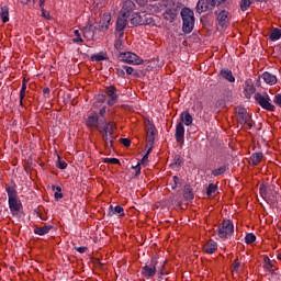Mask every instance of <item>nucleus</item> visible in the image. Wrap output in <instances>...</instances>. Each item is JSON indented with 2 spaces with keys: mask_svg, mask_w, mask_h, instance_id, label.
Masks as SVG:
<instances>
[{
  "mask_svg": "<svg viewBox=\"0 0 281 281\" xmlns=\"http://www.w3.org/2000/svg\"><path fill=\"white\" fill-rule=\"evenodd\" d=\"M255 100L266 111H276V105L271 104V99L269 98V94L256 93Z\"/></svg>",
  "mask_w": 281,
  "mask_h": 281,
  "instance_id": "nucleus-6",
  "label": "nucleus"
},
{
  "mask_svg": "<svg viewBox=\"0 0 281 281\" xmlns=\"http://www.w3.org/2000/svg\"><path fill=\"white\" fill-rule=\"evenodd\" d=\"M245 241L247 245H251L252 243H256V235L252 233H248L245 237Z\"/></svg>",
  "mask_w": 281,
  "mask_h": 281,
  "instance_id": "nucleus-37",
  "label": "nucleus"
},
{
  "mask_svg": "<svg viewBox=\"0 0 281 281\" xmlns=\"http://www.w3.org/2000/svg\"><path fill=\"white\" fill-rule=\"evenodd\" d=\"M140 273L143 278H147V280L153 279L154 276H157V263L151 262L142 268Z\"/></svg>",
  "mask_w": 281,
  "mask_h": 281,
  "instance_id": "nucleus-9",
  "label": "nucleus"
},
{
  "mask_svg": "<svg viewBox=\"0 0 281 281\" xmlns=\"http://www.w3.org/2000/svg\"><path fill=\"white\" fill-rule=\"evenodd\" d=\"M123 69L126 71V74L128 76H133V74L135 71V69H133V67H131V66H124Z\"/></svg>",
  "mask_w": 281,
  "mask_h": 281,
  "instance_id": "nucleus-44",
  "label": "nucleus"
},
{
  "mask_svg": "<svg viewBox=\"0 0 281 281\" xmlns=\"http://www.w3.org/2000/svg\"><path fill=\"white\" fill-rule=\"evenodd\" d=\"M155 126L150 125L147 131V145L146 148L153 149V144H155Z\"/></svg>",
  "mask_w": 281,
  "mask_h": 281,
  "instance_id": "nucleus-15",
  "label": "nucleus"
},
{
  "mask_svg": "<svg viewBox=\"0 0 281 281\" xmlns=\"http://www.w3.org/2000/svg\"><path fill=\"white\" fill-rule=\"evenodd\" d=\"M42 16H43L44 19H47V20L50 19L49 13H47V11H45V9L42 10Z\"/></svg>",
  "mask_w": 281,
  "mask_h": 281,
  "instance_id": "nucleus-53",
  "label": "nucleus"
},
{
  "mask_svg": "<svg viewBox=\"0 0 281 281\" xmlns=\"http://www.w3.org/2000/svg\"><path fill=\"white\" fill-rule=\"evenodd\" d=\"M193 122L192 116L190 115V112L186 111L180 114V123L186 126H191Z\"/></svg>",
  "mask_w": 281,
  "mask_h": 281,
  "instance_id": "nucleus-20",
  "label": "nucleus"
},
{
  "mask_svg": "<svg viewBox=\"0 0 281 281\" xmlns=\"http://www.w3.org/2000/svg\"><path fill=\"white\" fill-rule=\"evenodd\" d=\"M76 251H78L79 254H86L87 252V247L82 246V247H77Z\"/></svg>",
  "mask_w": 281,
  "mask_h": 281,
  "instance_id": "nucleus-51",
  "label": "nucleus"
},
{
  "mask_svg": "<svg viewBox=\"0 0 281 281\" xmlns=\"http://www.w3.org/2000/svg\"><path fill=\"white\" fill-rule=\"evenodd\" d=\"M259 192L262 199H269V189L267 188V184H260Z\"/></svg>",
  "mask_w": 281,
  "mask_h": 281,
  "instance_id": "nucleus-33",
  "label": "nucleus"
},
{
  "mask_svg": "<svg viewBox=\"0 0 281 281\" xmlns=\"http://www.w3.org/2000/svg\"><path fill=\"white\" fill-rule=\"evenodd\" d=\"M120 58L123 63H127V65H142L144 63V59H142V57L131 52L121 53Z\"/></svg>",
  "mask_w": 281,
  "mask_h": 281,
  "instance_id": "nucleus-7",
  "label": "nucleus"
},
{
  "mask_svg": "<svg viewBox=\"0 0 281 281\" xmlns=\"http://www.w3.org/2000/svg\"><path fill=\"white\" fill-rule=\"evenodd\" d=\"M274 104L281 108V94H277L273 100Z\"/></svg>",
  "mask_w": 281,
  "mask_h": 281,
  "instance_id": "nucleus-47",
  "label": "nucleus"
},
{
  "mask_svg": "<svg viewBox=\"0 0 281 281\" xmlns=\"http://www.w3.org/2000/svg\"><path fill=\"white\" fill-rule=\"evenodd\" d=\"M83 38L93 41V31L91 30V26L83 27Z\"/></svg>",
  "mask_w": 281,
  "mask_h": 281,
  "instance_id": "nucleus-30",
  "label": "nucleus"
},
{
  "mask_svg": "<svg viewBox=\"0 0 281 281\" xmlns=\"http://www.w3.org/2000/svg\"><path fill=\"white\" fill-rule=\"evenodd\" d=\"M111 212H109V216H113V214H119V216H124V207L121 205H116L113 209V205L110 206Z\"/></svg>",
  "mask_w": 281,
  "mask_h": 281,
  "instance_id": "nucleus-24",
  "label": "nucleus"
},
{
  "mask_svg": "<svg viewBox=\"0 0 281 281\" xmlns=\"http://www.w3.org/2000/svg\"><path fill=\"white\" fill-rule=\"evenodd\" d=\"M209 7L207 3H205V0H199L198 4H196V12H199V14H202V12H207Z\"/></svg>",
  "mask_w": 281,
  "mask_h": 281,
  "instance_id": "nucleus-25",
  "label": "nucleus"
},
{
  "mask_svg": "<svg viewBox=\"0 0 281 281\" xmlns=\"http://www.w3.org/2000/svg\"><path fill=\"white\" fill-rule=\"evenodd\" d=\"M177 186H179V177L173 176V184L171 186L172 190H176Z\"/></svg>",
  "mask_w": 281,
  "mask_h": 281,
  "instance_id": "nucleus-49",
  "label": "nucleus"
},
{
  "mask_svg": "<svg viewBox=\"0 0 281 281\" xmlns=\"http://www.w3.org/2000/svg\"><path fill=\"white\" fill-rule=\"evenodd\" d=\"M175 137L176 142H178L179 144H183L186 139V127L183 126V123L177 124Z\"/></svg>",
  "mask_w": 281,
  "mask_h": 281,
  "instance_id": "nucleus-12",
  "label": "nucleus"
},
{
  "mask_svg": "<svg viewBox=\"0 0 281 281\" xmlns=\"http://www.w3.org/2000/svg\"><path fill=\"white\" fill-rule=\"evenodd\" d=\"M255 93H256V88L254 87V85L246 83V86L244 88L245 98H247V100H249L251 98V95Z\"/></svg>",
  "mask_w": 281,
  "mask_h": 281,
  "instance_id": "nucleus-22",
  "label": "nucleus"
},
{
  "mask_svg": "<svg viewBox=\"0 0 281 281\" xmlns=\"http://www.w3.org/2000/svg\"><path fill=\"white\" fill-rule=\"evenodd\" d=\"M210 5L213 8L216 5H221V3H225L227 0H206Z\"/></svg>",
  "mask_w": 281,
  "mask_h": 281,
  "instance_id": "nucleus-39",
  "label": "nucleus"
},
{
  "mask_svg": "<svg viewBox=\"0 0 281 281\" xmlns=\"http://www.w3.org/2000/svg\"><path fill=\"white\" fill-rule=\"evenodd\" d=\"M175 164H176V166H182L183 165V160L181 159V157H176L175 158Z\"/></svg>",
  "mask_w": 281,
  "mask_h": 281,
  "instance_id": "nucleus-50",
  "label": "nucleus"
},
{
  "mask_svg": "<svg viewBox=\"0 0 281 281\" xmlns=\"http://www.w3.org/2000/svg\"><path fill=\"white\" fill-rule=\"evenodd\" d=\"M106 102V97L105 95H98L97 102L94 103V106H98L99 104H104Z\"/></svg>",
  "mask_w": 281,
  "mask_h": 281,
  "instance_id": "nucleus-41",
  "label": "nucleus"
},
{
  "mask_svg": "<svg viewBox=\"0 0 281 281\" xmlns=\"http://www.w3.org/2000/svg\"><path fill=\"white\" fill-rule=\"evenodd\" d=\"M106 113V106H103L100 111L99 114L101 115V117H104V114Z\"/></svg>",
  "mask_w": 281,
  "mask_h": 281,
  "instance_id": "nucleus-55",
  "label": "nucleus"
},
{
  "mask_svg": "<svg viewBox=\"0 0 281 281\" xmlns=\"http://www.w3.org/2000/svg\"><path fill=\"white\" fill-rule=\"evenodd\" d=\"M103 162H104V164H114V165H117V164H120V159H117V158H104Z\"/></svg>",
  "mask_w": 281,
  "mask_h": 281,
  "instance_id": "nucleus-42",
  "label": "nucleus"
},
{
  "mask_svg": "<svg viewBox=\"0 0 281 281\" xmlns=\"http://www.w3.org/2000/svg\"><path fill=\"white\" fill-rule=\"evenodd\" d=\"M134 170H136V177H139L142 175V166L136 165L132 167Z\"/></svg>",
  "mask_w": 281,
  "mask_h": 281,
  "instance_id": "nucleus-48",
  "label": "nucleus"
},
{
  "mask_svg": "<svg viewBox=\"0 0 281 281\" xmlns=\"http://www.w3.org/2000/svg\"><path fill=\"white\" fill-rule=\"evenodd\" d=\"M121 144H123V146L128 148V146H131V139H128V138H121Z\"/></svg>",
  "mask_w": 281,
  "mask_h": 281,
  "instance_id": "nucleus-45",
  "label": "nucleus"
},
{
  "mask_svg": "<svg viewBox=\"0 0 281 281\" xmlns=\"http://www.w3.org/2000/svg\"><path fill=\"white\" fill-rule=\"evenodd\" d=\"M52 229H54V226H52V225H45L42 227L36 226L34 228V234H36L37 236H45V234H49V232H52Z\"/></svg>",
  "mask_w": 281,
  "mask_h": 281,
  "instance_id": "nucleus-18",
  "label": "nucleus"
},
{
  "mask_svg": "<svg viewBox=\"0 0 281 281\" xmlns=\"http://www.w3.org/2000/svg\"><path fill=\"white\" fill-rule=\"evenodd\" d=\"M109 25H111V13H103L99 21V27L102 32H106V30H109Z\"/></svg>",
  "mask_w": 281,
  "mask_h": 281,
  "instance_id": "nucleus-13",
  "label": "nucleus"
},
{
  "mask_svg": "<svg viewBox=\"0 0 281 281\" xmlns=\"http://www.w3.org/2000/svg\"><path fill=\"white\" fill-rule=\"evenodd\" d=\"M232 269H233V271L238 272V270L240 269V263L238 262V259L234 260Z\"/></svg>",
  "mask_w": 281,
  "mask_h": 281,
  "instance_id": "nucleus-43",
  "label": "nucleus"
},
{
  "mask_svg": "<svg viewBox=\"0 0 281 281\" xmlns=\"http://www.w3.org/2000/svg\"><path fill=\"white\" fill-rule=\"evenodd\" d=\"M135 21H137V18L132 19V23H135Z\"/></svg>",
  "mask_w": 281,
  "mask_h": 281,
  "instance_id": "nucleus-63",
  "label": "nucleus"
},
{
  "mask_svg": "<svg viewBox=\"0 0 281 281\" xmlns=\"http://www.w3.org/2000/svg\"><path fill=\"white\" fill-rule=\"evenodd\" d=\"M218 249V245L214 240H209L206 244L203 246V251L204 254H214Z\"/></svg>",
  "mask_w": 281,
  "mask_h": 281,
  "instance_id": "nucleus-16",
  "label": "nucleus"
},
{
  "mask_svg": "<svg viewBox=\"0 0 281 281\" xmlns=\"http://www.w3.org/2000/svg\"><path fill=\"white\" fill-rule=\"evenodd\" d=\"M114 47H116V49H117V47H120V41H117V42L115 43Z\"/></svg>",
  "mask_w": 281,
  "mask_h": 281,
  "instance_id": "nucleus-62",
  "label": "nucleus"
},
{
  "mask_svg": "<svg viewBox=\"0 0 281 281\" xmlns=\"http://www.w3.org/2000/svg\"><path fill=\"white\" fill-rule=\"evenodd\" d=\"M183 196H184L186 201H192V199H194V193H192V189L186 188L183 191Z\"/></svg>",
  "mask_w": 281,
  "mask_h": 281,
  "instance_id": "nucleus-34",
  "label": "nucleus"
},
{
  "mask_svg": "<svg viewBox=\"0 0 281 281\" xmlns=\"http://www.w3.org/2000/svg\"><path fill=\"white\" fill-rule=\"evenodd\" d=\"M237 122L241 124V126H248V128H254V121L251 120V115L247 113V109L237 108Z\"/></svg>",
  "mask_w": 281,
  "mask_h": 281,
  "instance_id": "nucleus-4",
  "label": "nucleus"
},
{
  "mask_svg": "<svg viewBox=\"0 0 281 281\" xmlns=\"http://www.w3.org/2000/svg\"><path fill=\"white\" fill-rule=\"evenodd\" d=\"M276 261H272L269 257H263V267L268 271H272L273 267H276Z\"/></svg>",
  "mask_w": 281,
  "mask_h": 281,
  "instance_id": "nucleus-28",
  "label": "nucleus"
},
{
  "mask_svg": "<svg viewBox=\"0 0 281 281\" xmlns=\"http://www.w3.org/2000/svg\"><path fill=\"white\" fill-rule=\"evenodd\" d=\"M43 93H49V88H44Z\"/></svg>",
  "mask_w": 281,
  "mask_h": 281,
  "instance_id": "nucleus-60",
  "label": "nucleus"
},
{
  "mask_svg": "<svg viewBox=\"0 0 281 281\" xmlns=\"http://www.w3.org/2000/svg\"><path fill=\"white\" fill-rule=\"evenodd\" d=\"M75 38H72V43H77L78 45H82L85 43V40H82V35L80 34L79 30L74 31Z\"/></svg>",
  "mask_w": 281,
  "mask_h": 281,
  "instance_id": "nucleus-31",
  "label": "nucleus"
},
{
  "mask_svg": "<svg viewBox=\"0 0 281 281\" xmlns=\"http://www.w3.org/2000/svg\"><path fill=\"white\" fill-rule=\"evenodd\" d=\"M105 93L110 98L106 102L108 106H113L114 104H117V88L115 86H110L105 88Z\"/></svg>",
  "mask_w": 281,
  "mask_h": 281,
  "instance_id": "nucleus-10",
  "label": "nucleus"
},
{
  "mask_svg": "<svg viewBox=\"0 0 281 281\" xmlns=\"http://www.w3.org/2000/svg\"><path fill=\"white\" fill-rule=\"evenodd\" d=\"M215 15L221 27H227L229 25L231 15L227 10L215 11Z\"/></svg>",
  "mask_w": 281,
  "mask_h": 281,
  "instance_id": "nucleus-8",
  "label": "nucleus"
},
{
  "mask_svg": "<svg viewBox=\"0 0 281 281\" xmlns=\"http://www.w3.org/2000/svg\"><path fill=\"white\" fill-rule=\"evenodd\" d=\"M40 218H41L42 221H46V218H45V216H44L43 214H40Z\"/></svg>",
  "mask_w": 281,
  "mask_h": 281,
  "instance_id": "nucleus-61",
  "label": "nucleus"
},
{
  "mask_svg": "<svg viewBox=\"0 0 281 281\" xmlns=\"http://www.w3.org/2000/svg\"><path fill=\"white\" fill-rule=\"evenodd\" d=\"M20 100H25V92L20 91Z\"/></svg>",
  "mask_w": 281,
  "mask_h": 281,
  "instance_id": "nucleus-59",
  "label": "nucleus"
},
{
  "mask_svg": "<svg viewBox=\"0 0 281 281\" xmlns=\"http://www.w3.org/2000/svg\"><path fill=\"white\" fill-rule=\"evenodd\" d=\"M60 199H63V189L60 187H56L55 200L58 201Z\"/></svg>",
  "mask_w": 281,
  "mask_h": 281,
  "instance_id": "nucleus-40",
  "label": "nucleus"
},
{
  "mask_svg": "<svg viewBox=\"0 0 281 281\" xmlns=\"http://www.w3.org/2000/svg\"><path fill=\"white\" fill-rule=\"evenodd\" d=\"M138 3V5H146L148 3V0H134Z\"/></svg>",
  "mask_w": 281,
  "mask_h": 281,
  "instance_id": "nucleus-56",
  "label": "nucleus"
},
{
  "mask_svg": "<svg viewBox=\"0 0 281 281\" xmlns=\"http://www.w3.org/2000/svg\"><path fill=\"white\" fill-rule=\"evenodd\" d=\"M218 190V187L214 183L209 184L206 189L207 196H212V194H216V191Z\"/></svg>",
  "mask_w": 281,
  "mask_h": 281,
  "instance_id": "nucleus-36",
  "label": "nucleus"
},
{
  "mask_svg": "<svg viewBox=\"0 0 281 281\" xmlns=\"http://www.w3.org/2000/svg\"><path fill=\"white\" fill-rule=\"evenodd\" d=\"M128 16H124V15H120L116 20V31L117 32H124V27H126V23H127V20Z\"/></svg>",
  "mask_w": 281,
  "mask_h": 281,
  "instance_id": "nucleus-21",
  "label": "nucleus"
},
{
  "mask_svg": "<svg viewBox=\"0 0 281 281\" xmlns=\"http://www.w3.org/2000/svg\"><path fill=\"white\" fill-rule=\"evenodd\" d=\"M20 91H22V92H24L25 93V91H27V79H23V81H22V88H21V90Z\"/></svg>",
  "mask_w": 281,
  "mask_h": 281,
  "instance_id": "nucleus-46",
  "label": "nucleus"
},
{
  "mask_svg": "<svg viewBox=\"0 0 281 281\" xmlns=\"http://www.w3.org/2000/svg\"><path fill=\"white\" fill-rule=\"evenodd\" d=\"M56 167L59 168V170H65L67 168L66 161L60 159V156H58V161Z\"/></svg>",
  "mask_w": 281,
  "mask_h": 281,
  "instance_id": "nucleus-38",
  "label": "nucleus"
},
{
  "mask_svg": "<svg viewBox=\"0 0 281 281\" xmlns=\"http://www.w3.org/2000/svg\"><path fill=\"white\" fill-rule=\"evenodd\" d=\"M41 10H45V0H40Z\"/></svg>",
  "mask_w": 281,
  "mask_h": 281,
  "instance_id": "nucleus-57",
  "label": "nucleus"
},
{
  "mask_svg": "<svg viewBox=\"0 0 281 281\" xmlns=\"http://www.w3.org/2000/svg\"><path fill=\"white\" fill-rule=\"evenodd\" d=\"M116 74H117V76H121V78H124V76H125L124 69H122V68H117Z\"/></svg>",
  "mask_w": 281,
  "mask_h": 281,
  "instance_id": "nucleus-52",
  "label": "nucleus"
},
{
  "mask_svg": "<svg viewBox=\"0 0 281 281\" xmlns=\"http://www.w3.org/2000/svg\"><path fill=\"white\" fill-rule=\"evenodd\" d=\"M134 11L135 2H133V0H123V5L120 11V14H122V16H131V14H133Z\"/></svg>",
  "mask_w": 281,
  "mask_h": 281,
  "instance_id": "nucleus-11",
  "label": "nucleus"
},
{
  "mask_svg": "<svg viewBox=\"0 0 281 281\" xmlns=\"http://www.w3.org/2000/svg\"><path fill=\"white\" fill-rule=\"evenodd\" d=\"M98 113H93L90 116H88L86 125L88 126V128H100V126H98Z\"/></svg>",
  "mask_w": 281,
  "mask_h": 281,
  "instance_id": "nucleus-17",
  "label": "nucleus"
},
{
  "mask_svg": "<svg viewBox=\"0 0 281 281\" xmlns=\"http://www.w3.org/2000/svg\"><path fill=\"white\" fill-rule=\"evenodd\" d=\"M277 258H278V260H281V254H279V255L277 256Z\"/></svg>",
  "mask_w": 281,
  "mask_h": 281,
  "instance_id": "nucleus-64",
  "label": "nucleus"
},
{
  "mask_svg": "<svg viewBox=\"0 0 281 281\" xmlns=\"http://www.w3.org/2000/svg\"><path fill=\"white\" fill-rule=\"evenodd\" d=\"M222 78H225V80H228V82H236V78H234V75L232 74V70H221Z\"/></svg>",
  "mask_w": 281,
  "mask_h": 281,
  "instance_id": "nucleus-23",
  "label": "nucleus"
},
{
  "mask_svg": "<svg viewBox=\"0 0 281 281\" xmlns=\"http://www.w3.org/2000/svg\"><path fill=\"white\" fill-rule=\"evenodd\" d=\"M261 80H263L266 85L273 87V85L278 82V77L271 72L266 71L261 75Z\"/></svg>",
  "mask_w": 281,
  "mask_h": 281,
  "instance_id": "nucleus-14",
  "label": "nucleus"
},
{
  "mask_svg": "<svg viewBox=\"0 0 281 281\" xmlns=\"http://www.w3.org/2000/svg\"><path fill=\"white\" fill-rule=\"evenodd\" d=\"M182 30L186 34H190L194 30V11L184 8L181 11Z\"/></svg>",
  "mask_w": 281,
  "mask_h": 281,
  "instance_id": "nucleus-3",
  "label": "nucleus"
},
{
  "mask_svg": "<svg viewBox=\"0 0 281 281\" xmlns=\"http://www.w3.org/2000/svg\"><path fill=\"white\" fill-rule=\"evenodd\" d=\"M281 38V30L274 29L270 32V41H280Z\"/></svg>",
  "mask_w": 281,
  "mask_h": 281,
  "instance_id": "nucleus-32",
  "label": "nucleus"
},
{
  "mask_svg": "<svg viewBox=\"0 0 281 281\" xmlns=\"http://www.w3.org/2000/svg\"><path fill=\"white\" fill-rule=\"evenodd\" d=\"M8 201H9V210L12 216H19L21 210H23V203L19 199V194L16 193V189L13 187L7 188Z\"/></svg>",
  "mask_w": 281,
  "mask_h": 281,
  "instance_id": "nucleus-2",
  "label": "nucleus"
},
{
  "mask_svg": "<svg viewBox=\"0 0 281 281\" xmlns=\"http://www.w3.org/2000/svg\"><path fill=\"white\" fill-rule=\"evenodd\" d=\"M0 18L2 23H8V21H10V8L8 5H1Z\"/></svg>",
  "mask_w": 281,
  "mask_h": 281,
  "instance_id": "nucleus-19",
  "label": "nucleus"
},
{
  "mask_svg": "<svg viewBox=\"0 0 281 281\" xmlns=\"http://www.w3.org/2000/svg\"><path fill=\"white\" fill-rule=\"evenodd\" d=\"M234 234V223L229 220H224L217 227V236L220 238H229Z\"/></svg>",
  "mask_w": 281,
  "mask_h": 281,
  "instance_id": "nucleus-5",
  "label": "nucleus"
},
{
  "mask_svg": "<svg viewBox=\"0 0 281 281\" xmlns=\"http://www.w3.org/2000/svg\"><path fill=\"white\" fill-rule=\"evenodd\" d=\"M27 5H34L36 3V0H26Z\"/></svg>",
  "mask_w": 281,
  "mask_h": 281,
  "instance_id": "nucleus-58",
  "label": "nucleus"
},
{
  "mask_svg": "<svg viewBox=\"0 0 281 281\" xmlns=\"http://www.w3.org/2000/svg\"><path fill=\"white\" fill-rule=\"evenodd\" d=\"M227 172V165H223L222 167L214 169L212 171L213 177H221V175H225Z\"/></svg>",
  "mask_w": 281,
  "mask_h": 281,
  "instance_id": "nucleus-29",
  "label": "nucleus"
},
{
  "mask_svg": "<svg viewBox=\"0 0 281 281\" xmlns=\"http://www.w3.org/2000/svg\"><path fill=\"white\" fill-rule=\"evenodd\" d=\"M153 149L148 148L146 155L143 157V161H148V155H150Z\"/></svg>",
  "mask_w": 281,
  "mask_h": 281,
  "instance_id": "nucleus-54",
  "label": "nucleus"
},
{
  "mask_svg": "<svg viewBox=\"0 0 281 281\" xmlns=\"http://www.w3.org/2000/svg\"><path fill=\"white\" fill-rule=\"evenodd\" d=\"M99 133L102 135V139L105 143L106 148H113V143L115 142L117 126L115 122H109L105 125H100L98 127Z\"/></svg>",
  "mask_w": 281,
  "mask_h": 281,
  "instance_id": "nucleus-1",
  "label": "nucleus"
},
{
  "mask_svg": "<svg viewBox=\"0 0 281 281\" xmlns=\"http://www.w3.org/2000/svg\"><path fill=\"white\" fill-rule=\"evenodd\" d=\"M251 7V0H240V10L241 12H247Z\"/></svg>",
  "mask_w": 281,
  "mask_h": 281,
  "instance_id": "nucleus-35",
  "label": "nucleus"
},
{
  "mask_svg": "<svg viewBox=\"0 0 281 281\" xmlns=\"http://www.w3.org/2000/svg\"><path fill=\"white\" fill-rule=\"evenodd\" d=\"M250 161H251L252 166H258V164H260V161H262V153L252 154L250 157Z\"/></svg>",
  "mask_w": 281,
  "mask_h": 281,
  "instance_id": "nucleus-27",
  "label": "nucleus"
},
{
  "mask_svg": "<svg viewBox=\"0 0 281 281\" xmlns=\"http://www.w3.org/2000/svg\"><path fill=\"white\" fill-rule=\"evenodd\" d=\"M92 63H102V60H106V53H98L91 56Z\"/></svg>",
  "mask_w": 281,
  "mask_h": 281,
  "instance_id": "nucleus-26",
  "label": "nucleus"
}]
</instances>
